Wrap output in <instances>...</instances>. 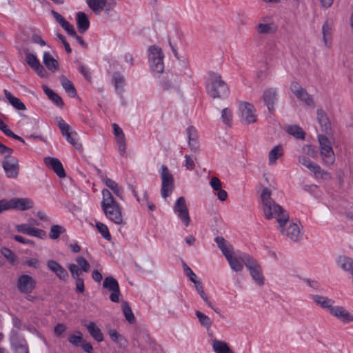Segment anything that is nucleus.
Returning <instances> with one entry per match:
<instances>
[{
  "mask_svg": "<svg viewBox=\"0 0 353 353\" xmlns=\"http://www.w3.org/2000/svg\"><path fill=\"white\" fill-rule=\"evenodd\" d=\"M62 28L65 30V31L71 37L76 36V31L74 30V26L70 24L68 21L65 23V24L62 26Z\"/></svg>",
  "mask_w": 353,
  "mask_h": 353,
  "instance_id": "338daca9",
  "label": "nucleus"
},
{
  "mask_svg": "<svg viewBox=\"0 0 353 353\" xmlns=\"http://www.w3.org/2000/svg\"><path fill=\"white\" fill-rule=\"evenodd\" d=\"M12 209L24 211L32 208L33 201L28 198L12 199Z\"/></svg>",
  "mask_w": 353,
  "mask_h": 353,
  "instance_id": "aec40b11",
  "label": "nucleus"
},
{
  "mask_svg": "<svg viewBox=\"0 0 353 353\" xmlns=\"http://www.w3.org/2000/svg\"><path fill=\"white\" fill-rule=\"evenodd\" d=\"M24 263L27 266L34 268H39L40 266L39 261L35 258L27 259Z\"/></svg>",
  "mask_w": 353,
  "mask_h": 353,
  "instance_id": "69168bd1",
  "label": "nucleus"
},
{
  "mask_svg": "<svg viewBox=\"0 0 353 353\" xmlns=\"http://www.w3.org/2000/svg\"><path fill=\"white\" fill-rule=\"evenodd\" d=\"M56 121L63 137H65L72 132L70 125L61 117H57Z\"/></svg>",
  "mask_w": 353,
  "mask_h": 353,
  "instance_id": "de8ad7c7",
  "label": "nucleus"
},
{
  "mask_svg": "<svg viewBox=\"0 0 353 353\" xmlns=\"http://www.w3.org/2000/svg\"><path fill=\"white\" fill-rule=\"evenodd\" d=\"M10 152H1L4 156L2 161V168L6 177L8 179H17L19 173V162L17 157L12 155L13 150L10 148Z\"/></svg>",
  "mask_w": 353,
  "mask_h": 353,
  "instance_id": "20e7f679",
  "label": "nucleus"
},
{
  "mask_svg": "<svg viewBox=\"0 0 353 353\" xmlns=\"http://www.w3.org/2000/svg\"><path fill=\"white\" fill-rule=\"evenodd\" d=\"M68 269L72 276L76 280V287H84L83 279L81 277L82 274V270L77 264H70Z\"/></svg>",
  "mask_w": 353,
  "mask_h": 353,
  "instance_id": "cd10ccee",
  "label": "nucleus"
},
{
  "mask_svg": "<svg viewBox=\"0 0 353 353\" xmlns=\"http://www.w3.org/2000/svg\"><path fill=\"white\" fill-rule=\"evenodd\" d=\"M102 196L101 208L105 216L117 225H125L121 207L114 200L111 192L107 189H103Z\"/></svg>",
  "mask_w": 353,
  "mask_h": 353,
  "instance_id": "f03ea898",
  "label": "nucleus"
},
{
  "mask_svg": "<svg viewBox=\"0 0 353 353\" xmlns=\"http://www.w3.org/2000/svg\"><path fill=\"white\" fill-rule=\"evenodd\" d=\"M103 287H119V284L114 277L108 276L103 281Z\"/></svg>",
  "mask_w": 353,
  "mask_h": 353,
  "instance_id": "680f3d73",
  "label": "nucleus"
},
{
  "mask_svg": "<svg viewBox=\"0 0 353 353\" xmlns=\"http://www.w3.org/2000/svg\"><path fill=\"white\" fill-rule=\"evenodd\" d=\"M280 232L292 241H298L302 236L299 225L288 221H284L281 224L279 223Z\"/></svg>",
  "mask_w": 353,
  "mask_h": 353,
  "instance_id": "1a4fd4ad",
  "label": "nucleus"
},
{
  "mask_svg": "<svg viewBox=\"0 0 353 353\" xmlns=\"http://www.w3.org/2000/svg\"><path fill=\"white\" fill-rule=\"evenodd\" d=\"M317 120L321 127V130L326 132L330 127V122L325 113L322 110H318L316 112Z\"/></svg>",
  "mask_w": 353,
  "mask_h": 353,
  "instance_id": "ea45409f",
  "label": "nucleus"
},
{
  "mask_svg": "<svg viewBox=\"0 0 353 353\" xmlns=\"http://www.w3.org/2000/svg\"><path fill=\"white\" fill-rule=\"evenodd\" d=\"M283 154L282 145H278L274 147L268 154V163L272 165L275 164L276 160Z\"/></svg>",
  "mask_w": 353,
  "mask_h": 353,
  "instance_id": "473e14b6",
  "label": "nucleus"
},
{
  "mask_svg": "<svg viewBox=\"0 0 353 353\" xmlns=\"http://www.w3.org/2000/svg\"><path fill=\"white\" fill-rule=\"evenodd\" d=\"M210 185L212 187V188L215 191H217L222 188V183L221 181L219 180V178L216 176H213L211 178Z\"/></svg>",
  "mask_w": 353,
  "mask_h": 353,
  "instance_id": "e2e57ef3",
  "label": "nucleus"
},
{
  "mask_svg": "<svg viewBox=\"0 0 353 353\" xmlns=\"http://www.w3.org/2000/svg\"><path fill=\"white\" fill-rule=\"evenodd\" d=\"M49 270L54 273L57 277L61 280H65L68 277L67 270L54 260H48L46 263Z\"/></svg>",
  "mask_w": 353,
  "mask_h": 353,
  "instance_id": "dca6fc26",
  "label": "nucleus"
},
{
  "mask_svg": "<svg viewBox=\"0 0 353 353\" xmlns=\"http://www.w3.org/2000/svg\"><path fill=\"white\" fill-rule=\"evenodd\" d=\"M312 299L314 302L322 308L327 309L329 312L332 310L334 306V301L322 295L314 294L312 295Z\"/></svg>",
  "mask_w": 353,
  "mask_h": 353,
  "instance_id": "4be33fe9",
  "label": "nucleus"
},
{
  "mask_svg": "<svg viewBox=\"0 0 353 353\" xmlns=\"http://www.w3.org/2000/svg\"><path fill=\"white\" fill-rule=\"evenodd\" d=\"M26 61L27 63L41 77L46 76V70L41 65L36 56L29 52H25Z\"/></svg>",
  "mask_w": 353,
  "mask_h": 353,
  "instance_id": "2eb2a0df",
  "label": "nucleus"
},
{
  "mask_svg": "<svg viewBox=\"0 0 353 353\" xmlns=\"http://www.w3.org/2000/svg\"><path fill=\"white\" fill-rule=\"evenodd\" d=\"M0 252L10 264L13 265L15 263L17 257L12 250L6 247H3L1 248Z\"/></svg>",
  "mask_w": 353,
  "mask_h": 353,
  "instance_id": "c03bdc74",
  "label": "nucleus"
},
{
  "mask_svg": "<svg viewBox=\"0 0 353 353\" xmlns=\"http://www.w3.org/2000/svg\"><path fill=\"white\" fill-rule=\"evenodd\" d=\"M302 151L303 153H305V154H307L312 158H315L317 155L316 150L311 145H304L302 147Z\"/></svg>",
  "mask_w": 353,
  "mask_h": 353,
  "instance_id": "13d9d810",
  "label": "nucleus"
},
{
  "mask_svg": "<svg viewBox=\"0 0 353 353\" xmlns=\"http://www.w3.org/2000/svg\"><path fill=\"white\" fill-rule=\"evenodd\" d=\"M312 172L314 174L316 177H320L324 180H330L332 179L331 174L329 172L322 170L321 168L317 164H316L314 168H313Z\"/></svg>",
  "mask_w": 353,
  "mask_h": 353,
  "instance_id": "37998d69",
  "label": "nucleus"
},
{
  "mask_svg": "<svg viewBox=\"0 0 353 353\" xmlns=\"http://www.w3.org/2000/svg\"><path fill=\"white\" fill-rule=\"evenodd\" d=\"M256 30L260 34H273L276 31V26L273 22L265 23L263 19L256 26Z\"/></svg>",
  "mask_w": 353,
  "mask_h": 353,
  "instance_id": "393cba45",
  "label": "nucleus"
},
{
  "mask_svg": "<svg viewBox=\"0 0 353 353\" xmlns=\"http://www.w3.org/2000/svg\"><path fill=\"white\" fill-rule=\"evenodd\" d=\"M122 310H123V314L125 317V319L130 323H134L136 320L135 317L134 316V314H133L130 305L125 301H123L122 303Z\"/></svg>",
  "mask_w": 353,
  "mask_h": 353,
  "instance_id": "79ce46f5",
  "label": "nucleus"
},
{
  "mask_svg": "<svg viewBox=\"0 0 353 353\" xmlns=\"http://www.w3.org/2000/svg\"><path fill=\"white\" fill-rule=\"evenodd\" d=\"M232 118H233L232 112L230 108H225L222 110L221 119H222V121L223 122L224 124H225L228 126H231L232 122Z\"/></svg>",
  "mask_w": 353,
  "mask_h": 353,
  "instance_id": "a18cd8bd",
  "label": "nucleus"
},
{
  "mask_svg": "<svg viewBox=\"0 0 353 353\" xmlns=\"http://www.w3.org/2000/svg\"><path fill=\"white\" fill-rule=\"evenodd\" d=\"M215 241L223 254L226 256L228 254L233 252L232 246L228 243L223 237H216Z\"/></svg>",
  "mask_w": 353,
  "mask_h": 353,
  "instance_id": "c9c22d12",
  "label": "nucleus"
},
{
  "mask_svg": "<svg viewBox=\"0 0 353 353\" xmlns=\"http://www.w3.org/2000/svg\"><path fill=\"white\" fill-rule=\"evenodd\" d=\"M188 137V145L192 151L196 152L199 149V143L197 141L198 136L196 130L192 127H188L187 129Z\"/></svg>",
  "mask_w": 353,
  "mask_h": 353,
  "instance_id": "a878e982",
  "label": "nucleus"
},
{
  "mask_svg": "<svg viewBox=\"0 0 353 353\" xmlns=\"http://www.w3.org/2000/svg\"><path fill=\"white\" fill-rule=\"evenodd\" d=\"M43 89L46 94L53 103L59 107L63 105V100L57 93L50 89L47 85H43Z\"/></svg>",
  "mask_w": 353,
  "mask_h": 353,
  "instance_id": "4c0bfd02",
  "label": "nucleus"
},
{
  "mask_svg": "<svg viewBox=\"0 0 353 353\" xmlns=\"http://www.w3.org/2000/svg\"><path fill=\"white\" fill-rule=\"evenodd\" d=\"M77 23L79 31L85 32L89 28L90 23L88 17L84 12H79L77 14Z\"/></svg>",
  "mask_w": 353,
  "mask_h": 353,
  "instance_id": "7c9ffc66",
  "label": "nucleus"
},
{
  "mask_svg": "<svg viewBox=\"0 0 353 353\" xmlns=\"http://www.w3.org/2000/svg\"><path fill=\"white\" fill-rule=\"evenodd\" d=\"M87 329L90 335L98 342L103 340V335L98 326L94 322L89 323L87 325Z\"/></svg>",
  "mask_w": 353,
  "mask_h": 353,
  "instance_id": "f704fd0d",
  "label": "nucleus"
},
{
  "mask_svg": "<svg viewBox=\"0 0 353 353\" xmlns=\"http://www.w3.org/2000/svg\"><path fill=\"white\" fill-rule=\"evenodd\" d=\"M298 161L299 163L305 166L308 168L311 172L313 170V168L316 165V163H312L309 159H307L305 156L300 155L298 157Z\"/></svg>",
  "mask_w": 353,
  "mask_h": 353,
  "instance_id": "6e6d98bb",
  "label": "nucleus"
},
{
  "mask_svg": "<svg viewBox=\"0 0 353 353\" xmlns=\"http://www.w3.org/2000/svg\"><path fill=\"white\" fill-rule=\"evenodd\" d=\"M96 227H97L98 231L101 234V235L103 236V237L104 239H105L108 241L111 240V235L109 232V230L106 225H105L101 222H97L96 223Z\"/></svg>",
  "mask_w": 353,
  "mask_h": 353,
  "instance_id": "8fccbe9b",
  "label": "nucleus"
},
{
  "mask_svg": "<svg viewBox=\"0 0 353 353\" xmlns=\"http://www.w3.org/2000/svg\"><path fill=\"white\" fill-rule=\"evenodd\" d=\"M242 259L256 284L258 285H263L264 276L263 275L261 266L259 262L252 256L245 253L243 254Z\"/></svg>",
  "mask_w": 353,
  "mask_h": 353,
  "instance_id": "39448f33",
  "label": "nucleus"
},
{
  "mask_svg": "<svg viewBox=\"0 0 353 353\" xmlns=\"http://www.w3.org/2000/svg\"><path fill=\"white\" fill-rule=\"evenodd\" d=\"M262 210L265 219H275L279 223L288 221L290 216L285 210L276 203L272 198V190L270 188H264L261 194Z\"/></svg>",
  "mask_w": 353,
  "mask_h": 353,
  "instance_id": "f257e3e1",
  "label": "nucleus"
},
{
  "mask_svg": "<svg viewBox=\"0 0 353 353\" xmlns=\"http://www.w3.org/2000/svg\"><path fill=\"white\" fill-rule=\"evenodd\" d=\"M113 79L114 81V86L116 90L121 92L125 83L123 77L119 73H115L114 74Z\"/></svg>",
  "mask_w": 353,
  "mask_h": 353,
  "instance_id": "3c124183",
  "label": "nucleus"
},
{
  "mask_svg": "<svg viewBox=\"0 0 353 353\" xmlns=\"http://www.w3.org/2000/svg\"><path fill=\"white\" fill-rule=\"evenodd\" d=\"M286 132L294 137L300 139H304L305 133L298 125H290L286 128Z\"/></svg>",
  "mask_w": 353,
  "mask_h": 353,
  "instance_id": "a19ab883",
  "label": "nucleus"
},
{
  "mask_svg": "<svg viewBox=\"0 0 353 353\" xmlns=\"http://www.w3.org/2000/svg\"><path fill=\"white\" fill-rule=\"evenodd\" d=\"M161 85L165 91L176 90L179 87L178 78L173 74H167L161 80Z\"/></svg>",
  "mask_w": 353,
  "mask_h": 353,
  "instance_id": "a211bd4d",
  "label": "nucleus"
},
{
  "mask_svg": "<svg viewBox=\"0 0 353 353\" xmlns=\"http://www.w3.org/2000/svg\"><path fill=\"white\" fill-rule=\"evenodd\" d=\"M103 183L107 187H108L118 197L122 199L123 197V190L119 186V185L112 180L111 179L105 177L103 179Z\"/></svg>",
  "mask_w": 353,
  "mask_h": 353,
  "instance_id": "e433bc0d",
  "label": "nucleus"
},
{
  "mask_svg": "<svg viewBox=\"0 0 353 353\" xmlns=\"http://www.w3.org/2000/svg\"><path fill=\"white\" fill-rule=\"evenodd\" d=\"M35 284L34 279L29 275H21L18 280V287L32 286Z\"/></svg>",
  "mask_w": 353,
  "mask_h": 353,
  "instance_id": "49530a36",
  "label": "nucleus"
},
{
  "mask_svg": "<svg viewBox=\"0 0 353 353\" xmlns=\"http://www.w3.org/2000/svg\"><path fill=\"white\" fill-rule=\"evenodd\" d=\"M114 130V134L116 137L117 143L118 144L119 150L121 155L124 156L125 154V140L123 130L119 126L114 123L112 125Z\"/></svg>",
  "mask_w": 353,
  "mask_h": 353,
  "instance_id": "412c9836",
  "label": "nucleus"
},
{
  "mask_svg": "<svg viewBox=\"0 0 353 353\" xmlns=\"http://www.w3.org/2000/svg\"><path fill=\"white\" fill-rule=\"evenodd\" d=\"M68 341L74 345H79L83 342L82 334L80 332L77 331L74 334L69 336Z\"/></svg>",
  "mask_w": 353,
  "mask_h": 353,
  "instance_id": "603ef678",
  "label": "nucleus"
},
{
  "mask_svg": "<svg viewBox=\"0 0 353 353\" xmlns=\"http://www.w3.org/2000/svg\"><path fill=\"white\" fill-rule=\"evenodd\" d=\"M12 199L8 201L6 199L0 200V214L5 210L12 209Z\"/></svg>",
  "mask_w": 353,
  "mask_h": 353,
  "instance_id": "052dcab7",
  "label": "nucleus"
},
{
  "mask_svg": "<svg viewBox=\"0 0 353 353\" xmlns=\"http://www.w3.org/2000/svg\"><path fill=\"white\" fill-rule=\"evenodd\" d=\"M185 166L188 170H192L194 168V161L191 156H185Z\"/></svg>",
  "mask_w": 353,
  "mask_h": 353,
  "instance_id": "774afa93",
  "label": "nucleus"
},
{
  "mask_svg": "<svg viewBox=\"0 0 353 353\" xmlns=\"http://www.w3.org/2000/svg\"><path fill=\"white\" fill-rule=\"evenodd\" d=\"M29 235L43 239L46 234L43 230L35 228L31 226Z\"/></svg>",
  "mask_w": 353,
  "mask_h": 353,
  "instance_id": "bf43d9fd",
  "label": "nucleus"
},
{
  "mask_svg": "<svg viewBox=\"0 0 353 353\" xmlns=\"http://www.w3.org/2000/svg\"><path fill=\"white\" fill-rule=\"evenodd\" d=\"M278 94L276 88H269L263 91V100L270 112L274 110Z\"/></svg>",
  "mask_w": 353,
  "mask_h": 353,
  "instance_id": "4468645a",
  "label": "nucleus"
},
{
  "mask_svg": "<svg viewBox=\"0 0 353 353\" xmlns=\"http://www.w3.org/2000/svg\"><path fill=\"white\" fill-rule=\"evenodd\" d=\"M45 164L51 168L54 172L61 178L65 176V172L61 161L54 157H46L43 159Z\"/></svg>",
  "mask_w": 353,
  "mask_h": 353,
  "instance_id": "f3484780",
  "label": "nucleus"
},
{
  "mask_svg": "<svg viewBox=\"0 0 353 353\" xmlns=\"http://www.w3.org/2000/svg\"><path fill=\"white\" fill-rule=\"evenodd\" d=\"M76 262L77 263V265L81 267L80 269L83 272H87L89 271L90 265L85 259L82 256H78L76 259Z\"/></svg>",
  "mask_w": 353,
  "mask_h": 353,
  "instance_id": "4d7b16f0",
  "label": "nucleus"
},
{
  "mask_svg": "<svg viewBox=\"0 0 353 353\" xmlns=\"http://www.w3.org/2000/svg\"><path fill=\"white\" fill-rule=\"evenodd\" d=\"M11 343L16 353H28L26 341L23 339L13 334L11 337Z\"/></svg>",
  "mask_w": 353,
  "mask_h": 353,
  "instance_id": "5701e85b",
  "label": "nucleus"
},
{
  "mask_svg": "<svg viewBox=\"0 0 353 353\" xmlns=\"http://www.w3.org/2000/svg\"><path fill=\"white\" fill-rule=\"evenodd\" d=\"M296 97L297 99L302 101L306 105L313 108L315 107L312 97L307 92L304 88L299 91V94H297Z\"/></svg>",
  "mask_w": 353,
  "mask_h": 353,
  "instance_id": "58836bf2",
  "label": "nucleus"
},
{
  "mask_svg": "<svg viewBox=\"0 0 353 353\" xmlns=\"http://www.w3.org/2000/svg\"><path fill=\"white\" fill-rule=\"evenodd\" d=\"M160 174L161 179V194L164 199H166L167 197L171 195L174 190V176L165 165H161Z\"/></svg>",
  "mask_w": 353,
  "mask_h": 353,
  "instance_id": "0eeeda50",
  "label": "nucleus"
},
{
  "mask_svg": "<svg viewBox=\"0 0 353 353\" xmlns=\"http://www.w3.org/2000/svg\"><path fill=\"white\" fill-rule=\"evenodd\" d=\"M173 209L174 212L177 214V216L185 226H189L190 223V217L186 201L183 196H180L175 201Z\"/></svg>",
  "mask_w": 353,
  "mask_h": 353,
  "instance_id": "9d476101",
  "label": "nucleus"
},
{
  "mask_svg": "<svg viewBox=\"0 0 353 353\" xmlns=\"http://www.w3.org/2000/svg\"><path fill=\"white\" fill-rule=\"evenodd\" d=\"M212 345L215 353H234L228 343L223 341L214 339Z\"/></svg>",
  "mask_w": 353,
  "mask_h": 353,
  "instance_id": "c756f323",
  "label": "nucleus"
},
{
  "mask_svg": "<svg viewBox=\"0 0 353 353\" xmlns=\"http://www.w3.org/2000/svg\"><path fill=\"white\" fill-rule=\"evenodd\" d=\"M333 22L326 20L322 27L323 41L325 46L330 47Z\"/></svg>",
  "mask_w": 353,
  "mask_h": 353,
  "instance_id": "b1692460",
  "label": "nucleus"
},
{
  "mask_svg": "<svg viewBox=\"0 0 353 353\" xmlns=\"http://www.w3.org/2000/svg\"><path fill=\"white\" fill-rule=\"evenodd\" d=\"M196 314L199 319L200 323L202 325L205 326V327H210L211 325L212 321L208 316H206L205 314H204L203 313H202L200 311H196Z\"/></svg>",
  "mask_w": 353,
  "mask_h": 353,
  "instance_id": "864d4df0",
  "label": "nucleus"
},
{
  "mask_svg": "<svg viewBox=\"0 0 353 353\" xmlns=\"http://www.w3.org/2000/svg\"><path fill=\"white\" fill-rule=\"evenodd\" d=\"M77 132H71L69 134L66 135L65 137L67 139V141L72 144L74 148H76L78 150L81 149L82 146L81 144L78 143L76 140L77 137Z\"/></svg>",
  "mask_w": 353,
  "mask_h": 353,
  "instance_id": "5fc2aeb1",
  "label": "nucleus"
},
{
  "mask_svg": "<svg viewBox=\"0 0 353 353\" xmlns=\"http://www.w3.org/2000/svg\"><path fill=\"white\" fill-rule=\"evenodd\" d=\"M242 256L243 254L241 256L240 259L238 258L233 251L225 256L229 263L230 268L233 271L239 272L243 270L244 263L242 259Z\"/></svg>",
  "mask_w": 353,
  "mask_h": 353,
  "instance_id": "6ab92c4d",
  "label": "nucleus"
},
{
  "mask_svg": "<svg viewBox=\"0 0 353 353\" xmlns=\"http://www.w3.org/2000/svg\"><path fill=\"white\" fill-rule=\"evenodd\" d=\"M331 310L330 314L342 323L348 324L353 323V314L345 307L334 305Z\"/></svg>",
  "mask_w": 353,
  "mask_h": 353,
  "instance_id": "f8f14e48",
  "label": "nucleus"
},
{
  "mask_svg": "<svg viewBox=\"0 0 353 353\" xmlns=\"http://www.w3.org/2000/svg\"><path fill=\"white\" fill-rule=\"evenodd\" d=\"M43 63L46 68L52 71L55 72L59 68L58 61L48 52H45L43 57Z\"/></svg>",
  "mask_w": 353,
  "mask_h": 353,
  "instance_id": "2f4dec72",
  "label": "nucleus"
},
{
  "mask_svg": "<svg viewBox=\"0 0 353 353\" xmlns=\"http://www.w3.org/2000/svg\"><path fill=\"white\" fill-rule=\"evenodd\" d=\"M149 61L153 72L162 73L164 70L163 53L161 48L157 46H152L148 49Z\"/></svg>",
  "mask_w": 353,
  "mask_h": 353,
  "instance_id": "423d86ee",
  "label": "nucleus"
},
{
  "mask_svg": "<svg viewBox=\"0 0 353 353\" xmlns=\"http://www.w3.org/2000/svg\"><path fill=\"white\" fill-rule=\"evenodd\" d=\"M65 232L63 227L59 225H54L51 227L49 236L51 239H57L59 235Z\"/></svg>",
  "mask_w": 353,
  "mask_h": 353,
  "instance_id": "09e8293b",
  "label": "nucleus"
},
{
  "mask_svg": "<svg viewBox=\"0 0 353 353\" xmlns=\"http://www.w3.org/2000/svg\"><path fill=\"white\" fill-rule=\"evenodd\" d=\"M19 290L21 293L23 294L28 300L33 301L35 298L32 290V288H19Z\"/></svg>",
  "mask_w": 353,
  "mask_h": 353,
  "instance_id": "0e129e2a",
  "label": "nucleus"
},
{
  "mask_svg": "<svg viewBox=\"0 0 353 353\" xmlns=\"http://www.w3.org/2000/svg\"><path fill=\"white\" fill-rule=\"evenodd\" d=\"M208 93L214 99L219 98L228 92V87L221 76L216 72L209 74Z\"/></svg>",
  "mask_w": 353,
  "mask_h": 353,
  "instance_id": "7ed1b4c3",
  "label": "nucleus"
},
{
  "mask_svg": "<svg viewBox=\"0 0 353 353\" xmlns=\"http://www.w3.org/2000/svg\"><path fill=\"white\" fill-rule=\"evenodd\" d=\"M86 2L92 10L97 14L103 10L109 12L115 5V2L109 3L108 0H86Z\"/></svg>",
  "mask_w": 353,
  "mask_h": 353,
  "instance_id": "ddd939ff",
  "label": "nucleus"
},
{
  "mask_svg": "<svg viewBox=\"0 0 353 353\" xmlns=\"http://www.w3.org/2000/svg\"><path fill=\"white\" fill-rule=\"evenodd\" d=\"M108 334L112 341H114L119 347L125 348L127 345V340L120 334L116 330L109 328Z\"/></svg>",
  "mask_w": 353,
  "mask_h": 353,
  "instance_id": "bb28decb",
  "label": "nucleus"
},
{
  "mask_svg": "<svg viewBox=\"0 0 353 353\" xmlns=\"http://www.w3.org/2000/svg\"><path fill=\"white\" fill-rule=\"evenodd\" d=\"M60 81L63 89L71 97L77 96L76 89L70 80L65 76L61 75L60 77Z\"/></svg>",
  "mask_w": 353,
  "mask_h": 353,
  "instance_id": "72a5a7b5",
  "label": "nucleus"
},
{
  "mask_svg": "<svg viewBox=\"0 0 353 353\" xmlns=\"http://www.w3.org/2000/svg\"><path fill=\"white\" fill-rule=\"evenodd\" d=\"M241 122L249 125L256 121V110L254 105L248 102H243L240 104Z\"/></svg>",
  "mask_w": 353,
  "mask_h": 353,
  "instance_id": "9b49d317",
  "label": "nucleus"
},
{
  "mask_svg": "<svg viewBox=\"0 0 353 353\" xmlns=\"http://www.w3.org/2000/svg\"><path fill=\"white\" fill-rule=\"evenodd\" d=\"M320 154L325 164L332 165L335 161V155L329 139L324 135H319Z\"/></svg>",
  "mask_w": 353,
  "mask_h": 353,
  "instance_id": "6e6552de",
  "label": "nucleus"
},
{
  "mask_svg": "<svg viewBox=\"0 0 353 353\" xmlns=\"http://www.w3.org/2000/svg\"><path fill=\"white\" fill-rule=\"evenodd\" d=\"M3 92L6 99L15 109L18 110H26V105H24V103L19 99L13 96L10 91L4 90Z\"/></svg>",
  "mask_w": 353,
  "mask_h": 353,
  "instance_id": "c85d7f7f",
  "label": "nucleus"
}]
</instances>
